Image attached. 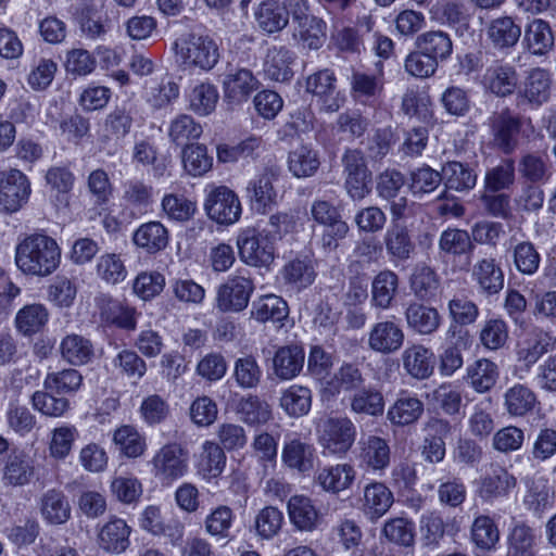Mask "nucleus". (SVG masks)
<instances>
[{
	"mask_svg": "<svg viewBox=\"0 0 556 556\" xmlns=\"http://www.w3.org/2000/svg\"><path fill=\"white\" fill-rule=\"evenodd\" d=\"M287 302L275 294L261 296L253 302L251 317L260 323H279L288 317Z\"/></svg>",
	"mask_w": 556,
	"mask_h": 556,
	"instance_id": "a19ab883",
	"label": "nucleus"
},
{
	"mask_svg": "<svg viewBox=\"0 0 556 556\" xmlns=\"http://www.w3.org/2000/svg\"><path fill=\"white\" fill-rule=\"evenodd\" d=\"M62 357L72 365H84L93 357V345L79 334L66 336L60 344Z\"/></svg>",
	"mask_w": 556,
	"mask_h": 556,
	"instance_id": "864d4df0",
	"label": "nucleus"
},
{
	"mask_svg": "<svg viewBox=\"0 0 556 556\" xmlns=\"http://www.w3.org/2000/svg\"><path fill=\"white\" fill-rule=\"evenodd\" d=\"M42 519L53 526L65 523L71 517V505L65 494L55 489L45 492L39 501Z\"/></svg>",
	"mask_w": 556,
	"mask_h": 556,
	"instance_id": "c85d7f7f",
	"label": "nucleus"
},
{
	"mask_svg": "<svg viewBox=\"0 0 556 556\" xmlns=\"http://www.w3.org/2000/svg\"><path fill=\"white\" fill-rule=\"evenodd\" d=\"M393 504V494L382 482H372L365 486L363 507L371 519L382 517Z\"/></svg>",
	"mask_w": 556,
	"mask_h": 556,
	"instance_id": "58836bf2",
	"label": "nucleus"
},
{
	"mask_svg": "<svg viewBox=\"0 0 556 556\" xmlns=\"http://www.w3.org/2000/svg\"><path fill=\"white\" fill-rule=\"evenodd\" d=\"M262 376V368L254 356L247 355L235 361L232 377L239 388L256 389Z\"/></svg>",
	"mask_w": 556,
	"mask_h": 556,
	"instance_id": "680f3d73",
	"label": "nucleus"
},
{
	"mask_svg": "<svg viewBox=\"0 0 556 556\" xmlns=\"http://www.w3.org/2000/svg\"><path fill=\"white\" fill-rule=\"evenodd\" d=\"M260 88V81L252 71L237 68L225 75L223 89L225 100L231 104L245 102Z\"/></svg>",
	"mask_w": 556,
	"mask_h": 556,
	"instance_id": "aec40b11",
	"label": "nucleus"
},
{
	"mask_svg": "<svg viewBox=\"0 0 556 556\" xmlns=\"http://www.w3.org/2000/svg\"><path fill=\"white\" fill-rule=\"evenodd\" d=\"M112 440L117 451L128 458L141 456L147 448L146 438L130 425L118 427Z\"/></svg>",
	"mask_w": 556,
	"mask_h": 556,
	"instance_id": "c03bdc74",
	"label": "nucleus"
},
{
	"mask_svg": "<svg viewBox=\"0 0 556 556\" xmlns=\"http://www.w3.org/2000/svg\"><path fill=\"white\" fill-rule=\"evenodd\" d=\"M132 243L148 254L164 250L169 241L167 228L157 220L140 225L132 233Z\"/></svg>",
	"mask_w": 556,
	"mask_h": 556,
	"instance_id": "b1692460",
	"label": "nucleus"
},
{
	"mask_svg": "<svg viewBox=\"0 0 556 556\" xmlns=\"http://www.w3.org/2000/svg\"><path fill=\"white\" fill-rule=\"evenodd\" d=\"M83 382V377L76 369H63L49 372L45 380V390L56 394H71L76 392Z\"/></svg>",
	"mask_w": 556,
	"mask_h": 556,
	"instance_id": "338daca9",
	"label": "nucleus"
},
{
	"mask_svg": "<svg viewBox=\"0 0 556 556\" xmlns=\"http://www.w3.org/2000/svg\"><path fill=\"white\" fill-rule=\"evenodd\" d=\"M357 457L361 467L382 475L391 463L389 441L375 434L362 438L358 442Z\"/></svg>",
	"mask_w": 556,
	"mask_h": 556,
	"instance_id": "f8f14e48",
	"label": "nucleus"
},
{
	"mask_svg": "<svg viewBox=\"0 0 556 556\" xmlns=\"http://www.w3.org/2000/svg\"><path fill=\"white\" fill-rule=\"evenodd\" d=\"M555 339L546 331L535 328L526 333L517 343V358L530 368L544 354L553 351Z\"/></svg>",
	"mask_w": 556,
	"mask_h": 556,
	"instance_id": "a211bd4d",
	"label": "nucleus"
},
{
	"mask_svg": "<svg viewBox=\"0 0 556 556\" xmlns=\"http://www.w3.org/2000/svg\"><path fill=\"white\" fill-rule=\"evenodd\" d=\"M61 248L56 240L45 233L25 237L15 248V264L25 275L47 277L61 263Z\"/></svg>",
	"mask_w": 556,
	"mask_h": 556,
	"instance_id": "f257e3e1",
	"label": "nucleus"
},
{
	"mask_svg": "<svg viewBox=\"0 0 556 556\" xmlns=\"http://www.w3.org/2000/svg\"><path fill=\"white\" fill-rule=\"evenodd\" d=\"M525 42L532 54L543 55L554 46V35L548 22L532 20L525 29Z\"/></svg>",
	"mask_w": 556,
	"mask_h": 556,
	"instance_id": "ea45409f",
	"label": "nucleus"
},
{
	"mask_svg": "<svg viewBox=\"0 0 556 556\" xmlns=\"http://www.w3.org/2000/svg\"><path fill=\"white\" fill-rule=\"evenodd\" d=\"M363 376L357 366L343 364L326 382L324 393L336 396L342 391L351 392L363 384Z\"/></svg>",
	"mask_w": 556,
	"mask_h": 556,
	"instance_id": "a18cd8bd",
	"label": "nucleus"
},
{
	"mask_svg": "<svg viewBox=\"0 0 556 556\" xmlns=\"http://www.w3.org/2000/svg\"><path fill=\"white\" fill-rule=\"evenodd\" d=\"M482 84L486 90L497 97L511 94L518 84V75L510 64H494L485 70Z\"/></svg>",
	"mask_w": 556,
	"mask_h": 556,
	"instance_id": "393cba45",
	"label": "nucleus"
},
{
	"mask_svg": "<svg viewBox=\"0 0 556 556\" xmlns=\"http://www.w3.org/2000/svg\"><path fill=\"white\" fill-rule=\"evenodd\" d=\"M305 353L299 344L280 346L273 357V370L280 380H291L303 369Z\"/></svg>",
	"mask_w": 556,
	"mask_h": 556,
	"instance_id": "5701e85b",
	"label": "nucleus"
},
{
	"mask_svg": "<svg viewBox=\"0 0 556 556\" xmlns=\"http://www.w3.org/2000/svg\"><path fill=\"white\" fill-rule=\"evenodd\" d=\"M317 459L314 445L300 438L288 439L282 447L281 460L286 467L305 475L314 469Z\"/></svg>",
	"mask_w": 556,
	"mask_h": 556,
	"instance_id": "f3484780",
	"label": "nucleus"
},
{
	"mask_svg": "<svg viewBox=\"0 0 556 556\" xmlns=\"http://www.w3.org/2000/svg\"><path fill=\"white\" fill-rule=\"evenodd\" d=\"M434 354L422 344L407 346L402 353L403 367L415 379L429 378L434 369Z\"/></svg>",
	"mask_w": 556,
	"mask_h": 556,
	"instance_id": "a878e982",
	"label": "nucleus"
},
{
	"mask_svg": "<svg viewBox=\"0 0 556 556\" xmlns=\"http://www.w3.org/2000/svg\"><path fill=\"white\" fill-rule=\"evenodd\" d=\"M186 99L189 111L198 116H207L215 111L219 92L215 85L202 81L190 88Z\"/></svg>",
	"mask_w": 556,
	"mask_h": 556,
	"instance_id": "7c9ffc66",
	"label": "nucleus"
},
{
	"mask_svg": "<svg viewBox=\"0 0 556 556\" xmlns=\"http://www.w3.org/2000/svg\"><path fill=\"white\" fill-rule=\"evenodd\" d=\"M203 132L202 125L188 114H179L168 125V138L177 146L189 144V141L198 140Z\"/></svg>",
	"mask_w": 556,
	"mask_h": 556,
	"instance_id": "4d7b16f0",
	"label": "nucleus"
},
{
	"mask_svg": "<svg viewBox=\"0 0 556 556\" xmlns=\"http://www.w3.org/2000/svg\"><path fill=\"white\" fill-rule=\"evenodd\" d=\"M325 37V23L315 16L296 24L293 31V38L308 49L320 48Z\"/></svg>",
	"mask_w": 556,
	"mask_h": 556,
	"instance_id": "774afa93",
	"label": "nucleus"
},
{
	"mask_svg": "<svg viewBox=\"0 0 556 556\" xmlns=\"http://www.w3.org/2000/svg\"><path fill=\"white\" fill-rule=\"evenodd\" d=\"M352 93L355 98H372L383 89L382 64H377L376 74L354 72L351 78Z\"/></svg>",
	"mask_w": 556,
	"mask_h": 556,
	"instance_id": "0e129e2a",
	"label": "nucleus"
},
{
	"mask_svg": "<svg viewBox=\"0 0 556 556\" xmlns=\"http://www.w3.org/2000/svg\"><path fill=\"white\" fill-rule=\"evenodd\" d=\"M279 176V166L269 162L262 166L249 180L247 198L253 211L260 214H266L276 206L278 200L276 182Z\"/></svg>",
	"mask_w": 556,
	"mask_h": 556,
	"instance_id": "7ed1b4c3",
	"label": "nucleus"
},
{
	"mask_svg": "<svg viewBox=\"0 0 556 556\" xmlns=\"http://www.w3.org/2000/svg\"><path fill=\"white\" fill-rule=\"evenodd\" d=\"M254 291V283L247 269H238L220 285L216 293V307L223 313L243 311Z\"/></svg>",
	"mask_w": 556,
	"mask_h": 556,
	"instance_id": "39448f33",
	"label": "nucleus"
},
{
	"mask_svg": "<svg viewBox=\"0 0 556 556\" xmlns=\"http://www.w3.org/2000/svg\"><path fill=\"white\" fill-rule=\"evenodd\" d=\"M132 162L143 167L151 166L155 178L163 177L167 170L165 159L159 156V150L150 138L140 139L132 147Z\"/></svg>",
	"mask_w": 556,
	"mask_h": 556,
	"instance_id": "37998d69",
	"label": "nucleus"
},
{
	"mask_svg": "<svg viewBox=\"0 0 556 556\" xmlns=\"http://www.w3.org/2000/svg\"><path fill=\"white\" fill-rule=\"evenodd\" d=\"M356 479V470L348 463L325 466L317 470L314 482L323 491L339 494L349 490Z\"/></svg>",
	"mask_w": 556,
	"mask_h": 556,
	"instance_id": "6ab92c4d",
	"label": "nucleus"
},
{
	"mask_svg": "<svg viewBox=\"0 0 556 556\" xmlns=\"http://www.w3.org/2000/svg\"><path fill=\"white\" fill-rule=\"evenodd\" d=\"M184 169L193 177H200L211 170L213 157L208 155L204 144H186L181 151Z\"/></svg>",
	"mask_w": 556,
	"mask_h": 556,
	"instance_id": "6e6d98bb",
	"label": "nucleus"
},
{
	"mask_svg": "<svg viewBox=\"0 0 556 556\" xmlns=\"http://www.w3.org/2000/svg\"><path fill=\"white\" fill-rule=\"evenodd\" d=\"M204 210L207 216L220 225H232L241 216L242 207L238 195L226 186L211 185L206 188Z\"/></svg>",
	"mask_w": 556,
	"mask_h": 556,
	"instance_id": "0eeeda50",
	"label": "nucleus"
},
{
	"mask_svg": "<svg viewBox=\"0 0 556 556\" xmlns=\"http://www.w3.org/2000/svg\"><path fill=\"white\" fill-rule=\"evenodd\" d=\"M424 410V403L417 396L403 392L388 409L387 417L392 425L404 427L415 424Z\"/></svg>",
	"mask_w": 556,
	"mask_h": 556,
	"instance_id": "cd10ccee",
	"label": "nucleus"
},
{
	"mask_svg": "<svg viewBox=\"0 0 556 556\" xmlns=\"http://www.w3.org/2000/svg\"><path fill=\"white\" fill-rule=\"evenodd\" d=\"M94 301L100 320L104 325L115 326L125 330H135L137 319L134 307L108 294H100Z\"/></svg>",
	"mask_w": 556,
	"mask_h": 556,
	"instance_id": "4468645a",
	"label": "nucleus"
},
{
	"mask_svg": "<svg viewBox=\"0 0 556 556\" xmlns=\"http://www.w3.org/2000/svg\"><path fill=\"white\" fill-rule=\"evenodd\" d=\"M239 256L251 266H268L275 260L273 238L254 229L242 231L237 239Z\"/></svg>",
	"mask_w": 556,
	"mask_h": 556,
	"instance_id": "1a4fd4ad",
	"label": "nucleus"
},
{
	"mask_svg": "<svg viewBox=\"0 0 556 556\" xmlns=\"http://www.w3.org/2000/svg\"><path fill=\"white\" fill-rule=\"evenodd\" d=\"M467 380L478 393L490 391L500 377L498 366L490 359L480 358L467 366Z\"/></svg>",
	"mask_w": 556,
	"mask_h": 556,
	"instance_id": "c9c22d12",
	"label": "nucleus"
},
{
	"mask_svg": "<svg viewBox=\"0 0 556 556\" xmlns=\"http://www.w3.org/2000/svg\"><path fill=\"white\" fill-rule=\"evenodd\" d=\"M472 279L482 292L490 295L498 293L504 287L503 270L492 257L479 260L473 265Z\"/></svg>",
	"mask_w": 556,
	"mask_h": 556,
	"instance_id": "2f4dec72",
	"label": "nucleus"
},
{
	"mask_svg": "<svg viewBox=\"0 0 556 556\" xmlns=\"http://www.w3.org/2000/svg\"><path fill=\"white\" fill-rule=\"evenodd\" d=\"M407 326L419 334H431L441 325V316L434 307L417 302L410 303L405 311Z\"/></svg>",
	"mask_w": 556,
	"mask_h": 556,
	"instance_id": "473e14b6",
	"label": "nucleus"
},
{
	"mask_svg": "<svg viewBox=\"0 0 556 556\" xmlns=\"http://www.w3.org/2000/svg\"><path fill=\"white\" fill-rule=\"evenodd\" d=\"M532 128L530 118H525L505 109L489 118L495 146L504 153H511L518 146V135L523 126Z\"/></svg>",
	"mask_w": 556,
	"mask_h": 556,
	"instance_id": "6e6552de",
	"label": "nucleus"
},
{
	"mask_svg": "<svg viewBox=\"0 0 556 556\" xmlns=\"http://www.w3.org/2000/svg\"><path fill=\"white\" fill-rule=\"evenodd\" d=\"M130 533L131 528L127 522L114 516L100 528L98 544L108 553L121 554L125 552L130 544Z\"/></svg>",
	"mask_w": 556,
	"mask_h": 556,
	"instance_id": "412c9836",
	"label": "nucleus"
},
{
	"mask_svg": "<svg viewBox=\"0 0 556 556\" xmlns=\"http://www.w3.org/2000/svg\"><path fill=\"white\" fill-rule=\"evenodd\" d=\"M237 413L245 425L252 427L266 425L273 419V409L269 403L253 394L240 399Z\"/></svg>",
	"mask_w": 556,
	"mask_h": 556,
	"instance_id": "4c0bfd02",
	"label": "nucleus"
},
{
	"mask_svg": "<svg viewBox=\"0 0 556 556\" xmlns=\"http://www.w3.org/2000/svg\"><path fill=\"white\" fill-rule=\"evenodd\" d=\"M518 172L527 181L544 182L551 176V163L545 154L526 153L520 157Z\"/></svg>",
	"mask_w": 556,
	"mask_h": 556,
	"instance_id": "13d9d810",
	"label": "nucleus"
},
{
	"mask_svg": "<svg viewBox=\"0 0 556 556\" xmlns=\"http://www.w3.org/2000/svg\"><path fill=\"white\" fill-rule=\"evenodd\" d=\"M305 90L317 97L320 109L327 113L338 112L345 98L337 90V78L332 71L320 70L306 78Z\"/></svg>",
	"mask_w": 556,
	"mask_h": 556,
	"instance_id": "9b49d317",
	"label": "nucleus"
},
{
	"mask_svg": "<svg viewBox=\"0 0 556 556\" xmlns=\"http://www.w3.org/2000/svg\"><path fill=\"white\" fill-rule=\"evenodd\" d=\"M416 45L424 53L431 56L437 63L447 60L453 51L450 36L441 30H432L417 37Z\"/></svg>",
	"mask_w": 556,
	"mask_h": 556,
	"instance_id": "de8ad7c7",
	"label": "nucleus"
},
{
	"mask_svg": "<svg viewBox=\"0 0 556 556\" xmlns=\"http://www.w3.org/2000/svg\"><path fill=\"white\" fill-rule=\"evenodd\" d=\"M535 404V393L525 384L516 383L504 394V406L507 413L514 417L526 416L533 410Z\"/></svg>",
	"mask_w": 556,
	"mask_h": 556,
	"instance_id": "49530a36",
	"label": "nucleus"
},
{
	"mask_svg": "<svg viewBox=\"0 0 556 556\" xmlns=\"http://www.w3.org/2000/svg\"><path fill=\"white\" fill-rule=\"evenodd\" d=\"M79 431L74 425L63 424L53 428L49 433V456L54 460H65L73 451Z\"/></svg>",
	"mask_w": 556,
	"mask_h": 556,
	"instance_id": "e433bc0d",
	"label": "nucleus"
},
{
	"mask_svg": "<svg viewBox=\"0 0 556 556\" xmlns=\"http://www.w3.org/2000/svg\"><path fill=\"white\" fill-rule=\"evenodd\" d=\"M31 192L27 176L15 168L0 170V210L17 212L29 199Z\"/></svg>",
	"mask_w": 556,
	"mask_h": 556,
	"instance_id": "9d476101",
	"label": "nucleus"
},
{
	"mask_svg": "<svg viewBox=\"0 0 556 556\" xmlns=\"http://www.w3.org/2000/svg\"><path fill=\"white\" fill-rule=\"evenodd\" d=\"M399 277L392 270L380 271L371 283L372 304L382 309L389 308L396 294Z\"/></svg>",
	"mask_w": 556,
	"mask_h": 556,
	"instance_id": "603ef678",
	"label": "nucleus"
},
{
	"mask_svg": "<svg viewBox=\"0 0 556 556\" xmlns=\"http://www.w3.org/2000/svg\"><path fill=\"white\" fill-rule=\"evenodd\" d=\"M536 535L528 525H515L507 538V556H535Z\"/></svg>",
	"mask_w": 556,
	"mask_h": 556,
	"instance_id": "3c124183",
	"label": "nucleus"
},
{
	"mask_svg": "<svg viewBox=\"0 0 556 556\" xmlns=\"http://www.w3.org/2000/svg\"><path fill=\"white\" fill-rule=\"evenodd\" d=\"M551 83V74L546 70L533 68L525 81L523 97L535 106L542 105L549 98Z\"/></svg>",
	"mask_w": 556,
	"mask_h": 556,
	"instance_id": "8fccbe9b",
	"label": "nucleus"
},
{
	"mask_svg": "<svg viewBox=\"0 0 556 556\" xmlns=\"http://www.w3.org/2000/svg\"><path fill=\"white\" fill-rule=\"evenodd\" d=\"M294 60L295 54L290 49L282 46L270 47L264 58V75L274 81H289L293 77Z\"/></svg>",
	"mask_w": 556,
	"mask_h": 556,
	"instance_id": "4be33fe9",
	"label": "nucleus"
},
{
	"mask_svg": "<svg viewBox=\"0 0 556 556\" xmlns=\"http://www.w3.org/2000/svg\"><path fill=\"white\" fill-rule=\"evenodd\" d=\"M49 320L48 309L42 304H29L15 316V327L23 336H33L43 329Z\"/></svg>",
	"mask_w": 556,
	"mask_h": 556,
	"instance_id": "09e8293b",
	"label": "nucleus"
},
{
	"mask_svg": "<svg viewBox=\"0 0 556 556\" xmlns=\"http://www.w3.org/2000/svg\"><path fill=\"white\" fill-rule=\"evenodd\" d=\"M442 180L448 189L466 191L476 186L477 175L459 162H448L442 168Z\"/></svg>",
	"mask_w": 556,
	"mask_h": 556,
	"instance_id": "e2e57ef3",
	"label": "nucleus"
},
{
	"mask_svg": "<svg viewBox=\"0 0 556 556\" xmlns=\"http://www.w3.org/2000/svg\"><path fill=\"white\" fill-rule=\"evenodd\" d=\"M312 397L309 388L292 384L281 391L279 406L290 417H302L309 413Z\"/></svg>",
	"mask_w": 556,
	"mask_h": 556,
	"instance_id": "f704fd0d",
	"label": "nucleus"
},
{
	"mask_svg": "<svg viewBox=\"0 0 556 556\" xmlns=\"http://www.w3.org/2000/svg\"><path fill=\"white\" fill-rule=\"evenodd\" d=\"M255 17L258 26L268 34L280 31L288 25V12L275 0L262 2Z\"/></svg>",
	"mask_w": 556,
	"mask_h": 556,
	"instance_id": "bf43d9fd",
	"label": "nucleus"
},
{
	"mask_svg": "<svg viewBox=\"0 0 556 556\" xmlns=\"http://www.w3.org/2000/svg\"><path fill=\"white\" fill-rule=\"evenodd\" d=\"M176 62L184 70L210 72L220 59L217 41L208 35L190 34L174 43Z\"/></svg>",
	"mask_w": 556,
	"mask_h": 556,
	"instance_id": "f03ea898",
	"label": "nucleus"
},
{
	"mask_svg": "<svg viewBox=\"0 0 556 556\" xmlns=\"http://www.w3.org/2000/svg\"><path fill=\"white\" fill-rule=\"evenodd\" d=\"M439 249L445 255L460 256L470 253L473 243L466 230L447 228L440 236Z\"/></svg>",
	"mask_w": 556,
	"mask_h": 556,
	"instance_id": "69168bd1",
	"label": "nucleus"
},
{
	"mask_svg": "<svg viewBox=\"0 0 556 556\" xmlns=\"http://www.w3.org/2000/svg\"><path fill=\"white\" fill-rule=\"evenodd\" d=\"M470 533L475 545L484 551L493 549L500 541L498 527L488 515L475 518Z\"/></svg>",
	"mask_w": 556,
	"mask_h": 556,
	"instance_id": "052dcab7",
	"label": "nucleus"
},
{
	"mask_svg": "<svg viewBox=\"0 0 556 556\" xmlns=\"http://www.w3.org/2000/svg\"><path fill=\"white\" fill-rule=\"evenodd\" d=\"M290 521L302 531L314 530L319 522V513L312 500L305 495H293L288 502Z\"/></svg>",
	"mask_w": 556,
	"mask_h": 556,
	"instance_id": "72a5a7b5",
	"label": "nucleus"
},
{
	"mask_svg": "<svg viewBox=\"0 0 556 556\" xmlns=\"http://www.w3.org/2000/svg\"><path fill=\"white\" fill-rule=\"evenodd\" d=\"M517 486V478L501 465H491L489 471L480 479L478 494L488 503L509 496Z\"/></svg>",
	"mask_w": 556,
	"mask_h": 556,
	"instance_id": "ddd939ff",
	"label": "nucleus"
},
{
	"mask_svg": "<svg viewBox=\"0 0 556 556\" xmlns=\"http://www.w3.org/2000/svg\"><path fill=\"white\" fill-rule=\"evenodd\" d=\"M317 439L325 452L343 455L354 444L356 427L348 417H327L316 426Z\"/></svg>",
	"mask_w": 556,
	"mask_h": 556,
	"instance_id": "20e7f679",
	"label": "nucleus"
},
{
	"mask_svg": "<svg viewBox=\"0 0 556 556\" xmlns=\"http://www.w3.org/2000/svg\"><path fill=\"white\" fill-rule=\"evenodd\" d=\"M226 466V454L223 447L213 441H205L197 458V472L206 481L218 478Z\"/></svg>",
	"mask_w": 556,
	"mask_h": 556,
	"instance_id": "bb28decb",
	"label": "nucleus"
},
{
	"mask_svg": "<svg viewBox=\"0 0 556 556\" xmlns=\"http://www.w3.org/2000/svg\"><path fill=\"white\" fill-rule=\"evenodd\" d=\"M35 476V460L25 451H12L1 469V480L5 486H24Z\"/></svg>",
	"mask_w": 556,
	"mask_h": 556,
	"instance_id": "dca6fc26",
	"label": "nucleus"
},
{
	"mask_svg": "<svg viewBox=\"0 0 556 556\" xmlns=\"http://www.w3.org/2000/svg\"><path fill=\"white\" fill-rule=\"evenodd\" d=\"M486 34L494 48L509 49L519 41L521 26L511 16H500L491 21Z\"/></svg>",
	"mask_w": 556,
	"mask_h": 556,
	"instance_id": "c756f323",
	"label": "nucleus"
},
{
	"mask_svg": "<svg viewBox=\"0 0 556 556\" xmlns=\"http://www.w3.org/2000/svg\"><path fill=\"white\" fill-rule=\"evenodd\" d=\"M384 244L389 255L399 261L410 257L415 244L405 226L393 224L386 232Z\"/></svg>",
	"mask_w": 556,
	"mask_h": 556,
	"instance_id": "5fc2aeb1",
	"label": "nucleus"
},
{
	"mask_svg": "<svg viewBox=\"0 0 556 556\" xmlns=\"http://www.w3.org/2000/svg\"><path fill=\"white\" fill-rule=\"evenodd\" d=\"M151 472L163 484H172L188 471V453L177 443H168L150 460Z\"/></svg>",
	"mask_w": 556,
	"mask_h": 556,
	"instance_id": "423d86ee",
	"label": "nucleus"
},
{
	"mask_svg": "<svg viewBox=\"0 0 556 556\" xmlns=\"http://www.w3.org/2000/svg\"><path fill=\"white\" fill-rule=\"evenodd\" d=\"M405 334L394 320H381L372 325L368 332V348L379 354L390 355L397 352L404 343Z\"/></svg>",
	"mask_w": 556,
	"mask_h": 556,
	"instance_id": "2eb2a0df",
	"label": "nucleus"
},
{
	"mask_svg": "<svg viewBox=\"0 0 556 556\" xmlns=\"http://www.w3.org/2000/svg\"><path fill=\"white\" fill-rule=\"evenodd\" d=\"M282 277L286 283L298 290L311 286L316 278L314 261L308 256H304L288 262L283 266Z\"/></svg>",
	"mask_w": 556,
	"mask_h": 556,
	"instance_id": "79ce46f5",
	"label": "nucleus"
}]
</instances>
